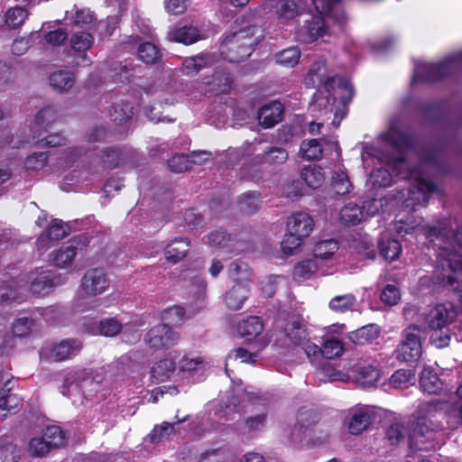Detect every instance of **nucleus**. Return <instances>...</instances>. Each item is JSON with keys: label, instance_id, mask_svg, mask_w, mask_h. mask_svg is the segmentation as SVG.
Returning <instances> with one entry per match:
<instances>
[{"label": "nucleus", "instance_id": "50", "mask_svg": "<svg viewBox=\"0 0 462 462\" xmlns=\"http://www.w3.org/2000/svg\"><path fill=\"white\" fill-rule=\"evenodd\" d=\"M300 51L296 47L285 49L275 55L276 62L282 66L292 68L298 64Z\"/></svg>", "mask_w": 462, "mask_h": 462}, {"label": "nucleus", "instance_id": "48", "mask_svg": "<svg viewBox=\"0 0 462 462\" xmlns=\"http://www.w3.org/2000/svg\"><path fill=\"white\" fill-rule=\"evenodd\" d=\"M318 270L316 259L306 260L298 263L293 270V277L298 282L309 279Z\"/></svg>", "mask_w": 462, "mask_h": 462}, {"label": "nucleus", "instance_id": "63", "mask_svg": "<svg viewBox=\"0 0 462 462\" xmlns=\"http://www.w3.org/2000/svg\"><path fill=\"white\" fill-rule=\"evenodd\" d=\"M239 209L245 214L254 213L259 207V199L256 193H245L238 199Z\"/></svg>", "mask_w": 462, "mask_h": 462}, {"label": "nucleus", "instance_id": "51", "mask_svg": "<svg viewBox=\"0 0 462 462\" xmlns=\"http://www.w3.org/2000/svg\"><path fill=\"white\" fill-rule=\"evenodd\" d=\"M258 356L254 353H250L246 349L243 347H237L232 351H230L226 356V373L228 376H230L228 369L226 366L228 365V362L232 360L236 361L240 360L241 363L245 364H255L257 361Z\"/></svg>", "mask_w": 462, "mask_h": 462}, {"label": "nucleus", "instance_id": "30", "mask_svg": "<svg viewBox=\"0 0 462 462\" xmlns=\"http://www.w3.org/2000/svg\"><path fill=\"white\" fill-rule=\"evenodd\" d=\"M168 38L171 41L192 44L201 39L199 30L194 26L174 27L168 32Z\"/></svg>", "mask_w": 462, "mask_h": 462}, {"label": "nucleus", "instance_id": "18", "mask_svg": "<svg viewBox=\"0 0 462 462\" xmlns=\"http://www.w3.org/2000/svg\"><path fill=\"white\" fill-rule=\"evenodd\" d=\"M420 229L427 237L433 238L438 236H447L448 232L446 230V223L443 224V226H420V225L414 224V221L411 218H407L405 221L401 218L394 224V230L399 235H406L411 233L415 229Z\"/></svg>", "mask_w": 462, "mask_h": 462}, {"label": "nucleus", "instance_id": "7", "mask_svg": "<svg viewBox=\"0 0 462 462\" xmlns=\"http://www.w3.org/2000/svg\"><path fill=\"white\" fill-rule=\"evenodd\" d=\"M318 420L319 416L315 411L311 410L300 411L297 423L291 434V441L301 444L306 438H309L314 444L326 442L329 438V433L316 425Z\"/></svg>", "mask_w": 462, "mask_h": 462}, {"label": "nucleus", "instance_id": "32", "mask_svg": "<svg viewBox=\"0 0 462 462\" xmlns=\"http://www.w3.org/2000/svg\"><path fill=\"white\" fill-rule=\"evenodd\" d=\"M263 330V324L258 317H249L240 321L237 325L239 335L245 340H252Z\"/></svg>", "mask_w": 462, "mask_h": 462}, {"label": "nucleus", "instance_id": "3", "mask_svg": "<svg viewBox=\"0 0 462 462\" xmlns=\"http://www.w3.org/2000/svg\"><path fill=\"white\" fill-rule=\"evenodd\" d=\"M61 275H54L50 270H36L19 281H13L0 289L2 301H14L23 299L27 291L35 295H46L54 286L63 283Z\"/></svg>", "mask_w": 462, "mask_h": 462}, {"label": "nucleus", "instance_id": "27", "mask_svg": "<svg viewBox=\"0 0 462 462\" xmlns=\"http://www.w3.org/2000/svg\"><path fill=\"white\" fill-rule=\"evenodd\" d=\"M338 219L344 226H356L363 221L364 211L358 204L348 202L340 208Z\"/></svg>", "mask_w": 462, "mask_h": 462}, {"label": "nucleus", "instance_id": "58", "mask_svg": "<svg viewBox=\"0 0 462 462\" xmlns=\"http://www.w3.org/2000/svg\"><path fill=\"white\" fill-rule=\"evenodd\" d=\"M97 330L102 336L115 337L123 330V326L116 319L109 318L99 322Z\"/></svg>", "mask_w": 462, "mask_h": 462}, {"label": "nucleus", "instance_id": "11", "mask_svg": "<svg viewBox=\"0 0 462 462\" xmlns=\"http://www.w3.org/2000/svg\"><path fill=\"white\" fill-rule=\"evenodd\" d=\"M437 402H424L419 407L418 417L412 424V439L419 440L420 438L431 439L434 432L440 426L432 421L433 412L437 411Z\"/></svg>", "mask_w": 462, "mask_h": 462}, {"label": "nucleus", "instance_id": "43", "mask_svg": "<svg viewBox=\"0 0 462 462\" xmlns=\"http://www.w3.org/2000/svg\"><path fill=\"white\" fill-rule=\"evenodd\" d=\"M338 250L337 242L333 239L323 240L316 244L314 247V256L318 261L331 258Z\"/></svg>", "mask_w": 462, "mask_h": 462}, {"label": "nucleus", "instance_id": "19", "mask_svg": "<svg viewBox=\"0 0 462 462\" xmlns=\"http://www.w3.org/2000/svg\"><path fill=\"white\" fill-rule=\"evenodd\" d=\"M313 226V220L307 213L297 212L288 218L287 231L304 239L310 236Z\"/></svg>", "mask_w": 462, "mask_h": 462}, {"label": "nucleus", "instance_id": "6", "mask_svg": "<svg viewBox=\"0 0 462 462\" xmlns=\"http://www.w3.org/2000/svg\"><path fill=\"white\" fill-rule=\"evenodd\" d=\"M254 27H247L225 36L220 45V55L230 62H239L248 58L255 44Z\"/></svg>", "mask_w": 462, "mask_h": 462}, {"label": "nucleus", "instance_id": "46", "mask_svg": "<svg viewBox=\"0 0 462 462\" xmlns=\"http://www.w3.org/2000/svg\"><path fill=\"white\" fill-rule=\"evenodd\" d=\"M379 249L382 256L391 262L398 259L402 250L400 242L396 239L380 241Z\"/></svg>", "mask_w": 462, "mask_h": 462}, {"label": "nucleus", "instance_id": "20", "mask_svg": "<svg viewBox=\"0 0 462 462\" xmlns=\"http://www.w3.org/2000/svg\"><path fill=\"white\" fill-rule=\"evenodd\" d=\"M455 311L451 307L439 304L435 306L428 314V323L432 329H443L451 323Z\"/></svg>", "mask_w": 462, "mask_h": 462}, {"label": "nucleus", "instance_id": "5", "mask_svg": "<svg viewBox=\"0 0 462 462\" xmlns=\"http://www.w3.org/2000/svg\"><path fill=\"white\" fill-rule=\"evenodd\" d=\"M110 284L106 273L98 268L86 272L75 296V307L79 311L92 310L100 305L95 297L105 292Z\"/></svg>", "mask_w": 462, "mask_h": 462}, {"label": "nucleus", "instance_id": "22", "mask_svg": "<svg viewBox=\"0 0 462 462\" xmlns=\"http://www.w3.org/2000/svg\"><path fill=\"white\" fill-rule=\"evenodd\" d=\"M283 114V106L279 101H273L263 106L258 112L259 123L265 128H270L278 124Z\"/></svg>", "mask_w": 462, "mask_h": 462}, {"label": "nucleus", "instance_id": "60", "mask_svg": "<svg viewBox=\"0 0 462 462\" xmlns=\"http://www.w3.org/2000/svg\"><path fill=\"white\" fill-rule=\"evenodd\" d=\"M393 177L389 171L384 168H378L372 171L369 176V183L373 187L384 188L391 185Z\"/></svg>", "mask_w": 462, "mask_h": 462}, {"label": "nucleus", "instance_id": "64", "mask_svg": "<svg viewBox=\"0 0 462 462\" xmlns=\"http://www.w3.org/2000/svg\"><path fill=\"white\" fill-rule=\"evenodd\" d=\"M17 448L7 439H0V462H17Z\"/></svg>", "mask_w": 462, "mask_h": 462}, {"label": "nucleus", "instance_id": "38", "mask_svg": "<svg viewBox=\"0 0 462 462\" xmlns=\"http://www.w3.org/2000/svg\"><path fill=\"white\" fill-rule=\"evenodd\" d=\"M29 16V12L23 6L10 7L5 14V23L10 29H16L22 26Z\"/></svg>", "mask_w": 462, "mask_h": 462}, {"label": "nucleus", "instance_id": "40", "mask_svg": "<svg viewBox=\"0 0 462 462\" xmlns=\"http://www.w3.org/2000/svg\"><path fill=\"white\" fill-rule=\"evenodd\" d=\"M300 176L305 183L311 189L319 188L325 180L322 169L316 165L303 168Z\"/></svg>", "mask_w": 462, "mask_h": 462}, {"label": "nucleus", "instance_id": "12", "mask_svg": "<svg viewBox=\"0 0 462 462\" xmlns=\"http://www.w3.org/2000/svg\"><path fill=\"white\" fill-rule=\"evenodd\" d=\"M422 353L420 329L416 326L407 328L396 350V357L404 362L417 361Z\"/></svg>", "mask_w": 462, "mask_h": 462}, {"label": "nucleus", "instance_id": "2", "mask_svg": "<svg viewBox=\"0 0 462 462\" xmlns=\"http://www.w3.org/2000/svg\"><path fill=\"white\" fill-rule=\"evenodd\" d=\"M337 81V78L328 75L326 63L322 60L312 65L305 79V85L308 88H315L316 86L323 85L324 90L328 94L325 96L322 90H319L314 94L313 100L309 107L310 113L313 116H323L333 113L334 118L331 124L335 127L340 125L341 120L346 116L345 107L341 110H334L333 105L330 102V91Z\"/></svg>", "mask_w": 462, "mask_h": 462}, {"label": "nucleus", "instance_id": "35", "mask_svg": "<svg viewBox=\"0 0 462 462\" xmlns=\"http://www.w3.org/2000/svg\"><path fill=\"white\" fill-rule=\"evenodd\" d=\"M380 335L379 328L374 324L364 326L349 334V339L355 344L373 343Z\"/></svg>", "mask_w": 462, "mask_h": 462}, {"label": "nucleus", "instance_id": "14", "mask_svg": "<svg viewBox=\"0 0 462 462\" xmlns=\"http://www.w3.org/2000/svg\"><path fill=\"white\" fill-rule=\"evenodd\" d=\"M263 8L265 14L273 11L278 24L282 26L290 24L302 12L300 4L294 0H266Z\"/></svg>", "mask_w": 462, "mask_h": 462}, {"label": "nucleus", "instance_id": "13", "mask_svg": "<svg viewBox=\"0 0 462 462\" xmlns=\"http://www.w3.org/2000/svg\"><path fill=\"white\" fill-rule=\"evenodd\" d=\"M81 347L82 344L78 339H64L42 348L41 358L49 362H61L78 355Z\"/></svg>", "mask_w": 462, "mask_h": 462}, {"label": "nucleus", "instance_id": "53", "mask_svg": "<svg viewBox=\"0 0 462 462\" xmlns=\"http://www.w3.org/2000/svg\"><path fill=\"white\" fill-rule=\"evenodd\" d=\"M355 302L356 297L351 293H347L332 298L328 307L335 312H345L351 310Z\"/></svg>", "mask_w": 462, "mask_h": 462}, {"label": "nucleus", "instance_id": "62", "mask_svg": "<svg viewBox=\"0 0 462 462\" xmlns=\"http://www.w3.org/2000/svg\"><path fill=\"white\" fill-rule=\"evenodd\" d=\"M40 32H33L27 37L15 39L12 46V51L16 55H23L28 51L32 43L40 39Z\"/></svg>", "mask_w": 462, "mask_h": 462}, {"label": "nucleus", "instance_id": "39", "mask_svg": "<svg viewBox=\"0 0 462 462\" xmlns=\"http://www.w3.org/2000/svg\"><path fill=\"white\" fill-rule=\"evenodd\" d=\"M288 152L281 147H270L263 154L258 155V162L270 165L282 164L288 160Z\"/></svg>", "mask_w": 462, "mask_h": 462}, {"label": "nucleus", "instance_id": "57", "mask_svg": "<svg viewBox=\"0 0 462 462\" xmlns=\"http://www.w3.org/2000/svg\"><path fill=\"white\" fill-rule=\"evenodd\" d=\"M34 320L28 318L17 319L13 326L12 330L15 337H25L30 336L34 330Z\"/></svg>", "mask_w": 462, "mask_h": 462}, {"label": "nucleus", "instance_id": "42", "mask_svg": "<svg viewBox=\"0 0 462 462\" xmlns=\"http://www.w3.org/2000/svg\"><path fill=\"white\" fill-rule=\"evenodd\" d=\"M51 86L58 91H68L74 85V77L68 71H56L50 77Z\"/></svg>", "mask_w": 462, "mask_h": 462}, {"label": "nucleus", "instance_id": "25", "mask_svg": "<svg viewBox=\"0 0 462 462\" xmlns=\"http://www.w3.org/2000/svg\"><path fill=\"white\" fill-rule=\"evenodd\" d=\"M354 378L362 388H370L376 385L381 374L380 371L373 365L358 366L354 371Z\"/></svg>", "mask_w": 462, "mask_h": 462}, {"label": "nucleus", "instance_id": "4", "mask_svg": "<svg viewBox=\"0 0 462 462\" xmlns=\"http://www.w3.org/2000/svg\"><path fill=\"white\" fill-rule=\"evenodd\" d=\"M339 0H312L319 14L305 21L304 24L297 32V39L303 43H310L328 32L324 17L334 19L340 26L344 23L345 14L338 10Z\"/></svg>", "mask_w": 462, "mask_h": 462}, {"label": "nucleus", "instance_id": "59", "mask_svg": "<svg viewBox=\"0 0 462 462\" xmlns=\"http://www.w3.org/2000/svg\"><path fill=\"white\" fill-rule=\"evenodd\" d=\"M344 351L343 344L337 338L326 339L321 346V354L324 357L331 359L342 355Z\"/></svg>", "mask_w": 462, "mask_h": 462}, {"label": "nucleus", "instance_id": "33", "mask_svg": "<svg viewBox=\"0 0 462 462\" xmlns=\"http://www.w3.org/2000/svg\"><path fill=\"white\" fill-rule=\"evenodd\" d=\"M88 373L85 370H77L69 373L64 379V388L68 390H62V394L71 397L75 392H79V389L83 388L85 384L88 383V380L86 378Z\"/></svg>", "mask_w": 462, "mask_h": 462}, {"label": "nucleus", "instance_id": "49", "mask_svg": "<svg viewBox=\"0 0 462 462\" xmlns=\"http://www.w3.org/2000/svg\"><path fill=\"white\" fill-rule=\"evenodd\" d=\"M20 405V400L16 395L0 393V419L4 420L10 413H15Z\"/></svg>", "mask_w": 462, "mask_h": 462}, {"label": "nucleus", "instance_id": "29", "mask_svg": "<svg viewBox=\"0 0 462 462\" xmlns=\"http://www.w3.org/2000/svg\"><path fill=\"white\" fill-rule=\"evenodd\" d=\"M199 155H204L207 156V158L208 157L207 151L193 152L190 155L177 154L169 160V168L174 172L186 171L191 168L192 163L199 162L196 160V157Z\"/></svg>", "mask_w": 462, "mask_h": 462}, {"label": "nucleus", "instance_id": "34", "mask_svg": "<svg viewBox=\"0 0 462 462\" xmlns=\"http://www.w3.org/2000/svg\"><path fill=\"white\" fill-rule=\"evenodd\" d=\"M175 363L171 358L156 362L151 369V376L155 383H162L171 378L175 372Z\"/></svg>", "mask_w": 462, "mask_h": 462}, {"label": "nucleus", "instance_id": "37", "mask_svg": "<svg viewBox=\"0 0 462 462\" xmlns=\"http://www.w3.org/2000/svg\"><path fill=\"white\" fill-rule=\"evenodd\" d=\"M66 19L70 23L79 27H89L95 21L94 15L89 9L74 8L66 12Z\"/></svg>", "mask_w": 462, "mask_h": 462}, {"label": "nucleus", "instance_id": "45", "mask_svg": "<svg viewBox=\"0 0 462 462\" xmlns=\"http://www.w3.org/2000/svg\"><path fill=\"white\" fill-rule=\"evenodd\" d=\"M161 319L168 326H179L186 319L185 310L178 305L167 308L162 312Z\"/></svg>", "mask_w": 462, "mask_h": 462}, {"label": "nucleus", "instance_id": "26", "mask_svg": "<svg viewBox=\"0 0 462 462\" xmlns=\"http://www.w3.org/2000/svg\"><path fill=\"white\" fill-rule=\"evenodd\" d=\"M56 120V111L47 106L38 112L35 116L33 123L31 125V131L32 132V139L40 137L42 133L47 129Z\"/></svg>", "mask_w": 462, "mask_h": 462}, {"label": "nucleus", "instance_id": "17", "mask_svg": "<svg viewBox=\"0 0 462 462\" xmlns=\"http://www.w3.org/2000/svg\"><path fill=\"white\" fill-rule=\"evenodd\" d=\"M373 410L369 406L358 405L348 411V431L353 435H358L365 430L371 423Z\"/></svg>", "mask_w": 462, "mask_h": 462}, {"label": "nucleus", "instance_id": "55", "mask_svg": "<svg viewBox=\"0 0 462 462\" xmlns=\"http://www.w3.org/2000/svg\"><path fill=\"white\" fill-rule=\"evenodd\" d=\"M184 420H180L174 423L162 422L161 425L154 427L152 431L149 434L152 442H160L167 439L171 434L174 433V424H178Z\"/></svg>", "mask_w": 462, "mask_h": 462}, {"label": "nucleus", "instance_id": "31", "mask_svg": "<svg viewBox=\"0 0 462 462\" xmlns=\"http://www.w3.org/2000/svg\"><path fill=\"white\" fill-rule=\"evenodd\" d=\"M420 383L422 391L429 394H438L443 387L442 381L439 378L432 367H425L420 374Z\"/></svg>", "mask_w": 462, "mask_h": 462}, {"label": "nucleus", "instance_id": "23", "mask_svg": "<svg viewBox=\"0 0 462 462\" xmlns=\"http://www.w3.org/2000/svg\"><path fill=\"white\" fill-rule=\"evenodd\" d=\"M81 237L77 239H73L69 245L60 248L53 256V263L56 266L60 268H66L71 264L73 262L78 250H82L86 245L87 238L84 237V242L79 245Z\"/></svg>", "mask_w": 462, "mask_h": 462}, {"label": "nucleus", "instance_id": "52", "mask_svg": "<svg viewBox=\"0 0 462 462\" xmlns=\"http://www.w3.org/2000/svg\"><path fill=\"white\" fill-rule=\"evenodd\" d=\"M415 375L411 370L400 369L393 373L390 378V384L394 388H407L413 384Z\"/></svg>", "mask_w": 462, "mask_h": 462}, {"label": "nucleus", "instance_id": "56", "mask_svg": "<svg viewBox=\"0 0 462 462\" xmlns=\"http://www.w3.org/2000/svg\"><path fill=\"white\" fill-rule=\"evenodd\" d=\"M205 367V361L200 356H185L179 363V370L180 373L191 374L199 369Z\"/></svg>", "mask_w": 462, "mask_h": 462}, {"label": "nucleus", "instance_id": "15", "mask_svg": "<svg viewBox=\"0 0 462 462\" xmlns=\"http://www.w3.org/2000/svg\"><path fill=\"white\" fill-rule=\"evenodd\" d=\"M439 255L444 271L441 274L442 282L451 286L459 283L462 279V254L453 249L445 248Z\"/></svg>", "mask_w": 462, "mask_h": 462}, {"label": "nucleus", "instance_id": "28", "mask_svg": "<svg viewBox=\"0 0 462 462\" xmlns=\"http://www.w3.org/2000/svg\"><path fill=\"white\" fill-rule=\"evenodd\" d=\"M213 63V58L210 54H199L186 58L181 65L180 71L186 76H194L200 69Z\"/></svg>", "mask_w": 462, "mask_h": 462}, {"label": "nucleus", "instance_id": "44", "mask_svg": "<svg viewBox=\"0 0 462 462\" xmlns=\"http://www.w3.org/2000/svg\"><path fill=\"white\" fill-rule=\"evenodd\" d=\"M300 153L306 160H319L322 156L323 148L317 139L303 141L300 144Z\"/></svg>", "mask_w": 462, "mask_h": 462}, {"label": "nucleus", "instance_id": "41", "mask_svg": "<svg viewBox=\"0 0 462 462\" xmlns=\"http://www.w3.org/2000/svg\"><path fill=\"white\" fill-rule=\"evenodd\" d=\"M330 186L337 196H345L352 191L353 186L345 171L335 172L331 176Z\"/></svg>", "mask_w": 462, "mask_h": 462}, {"label": "nucleus", "instance_id": "54", "mask_svg": "<svg viewBox=\"0 0 462 462\" xmlns=\"http://www.w3.org/2000/svg\"><path fill=\"white\" fill-rule=\"evenodd\" d=\"M139 58L147 64L156 63L161 59L158 47L151 42H145L138 48Z\"/></svg>", "mask_w": 462, "mask_h": 462}, {"label": "nucleus", "instance_id": "10", "mask_svg": "<svg viewBox=\"0 0 462 462\" xmlns=\"http://www.w3.org/2000/svg\"><path fill=\"white\" fill-rule=\"evenodd\" d=\"M65 440V433L59 426H49L42 436H36L30 439L27 450L33 457H43L51 448L63 446Z\"/></svg>", "mask_w": 462, "mask_h": 462}, {"label": "nucleus", "instance_id": "16", "mask_svg": "<svg viewBox=\"0 0 462 462\" xmlns=\"http://www.w3.org/2000/svg\"><path fill=\"white\" fill-rule=\"evenodd\" d=\"M180 336L167 324H158L149 329L144 341L152 348H168L176 345Z\"/></svg>", "mask_w": 462, "mask_h": 462}, {"label": "nucleus", "instance_id": "61", "mask_svg": "<svg viewBox=\"0 0 462 462\" xmlns=\"http://www.w3.org/2000/svg\"><path fill=\"white\" fill-rule=\"evenodd\" d=\"M207 84L210 87V91L216 94L225 93L230 88L231 79L226 73L217 72Z\"/></svg>", "mask_w": 462, "mask_h": 462}, {"label": "nucleus", "instance_id": "8", "mask_svg": "<svg viewBox=\"0 0 462 462\" xmlns=\"http://www.w3.org/2000/svg\"><path fill=\"white\" fill-rule=\"evenodd\" d=\"M228 272L230 277L238 283L226 292L225 302L228 309L237 310L243 307L248 298L249 289L242 283L251 280L252 272L246 264L237 263H231Z\"/></svg>", "mask_w": 462, "mask_h": 462}, {"label": "nucleus", "instance_id": "36", "mask_svg": "<svg viewBox=\"0 0 462 462\" xmlns=\"http://www.w3.org/2000/svg\"><path fill=\"white\" fill-rule=\"evenodd\" d=\"M285 334L291 343L303 345L309 337L307 327L303 321L293 320L287 324Z\"/></svg>", "mask_w": 462, "mask_h": 462}, {"label": "nucleus", "instance_id": "21", "mask_svg": "<svg viewBox=\"0 0 462 462\" xmlns=\"http://www.w3.org/2000/svg\"><path fill=\"white\" fill-rule=\"evenodd\" d=\"M93 42V36L88 32H76L71 36L69 40L71 49L77 52L82 53L79 56V60L76 61L78 66H87L89 64L90 60L88 59L86 51L90 49Z\"/></svg>", "mask_w": 462, "mask_h": 462}, {"label": "nucleus", "instance_id": "24", "mask_svg": "<svg viewBox=\"0 0 462 462\" xmlns=\"http://www.w3.org/2000/svg\"><path fill=\"white\" fill-rule=\"evenodd\" d=\"M189 247L190 242L188 238H174L165 247V258L167 261L176 263L186 257L189 251Z\"/></svg>", "mask_w": 462, "mask_h": 462}, {"label": "nucleus", "instance_id": "47", "mask_svg": "<svg viewBox=\"0 0 462 462\" xmlns=\"http://www.w3.org/2000/svg\"><path fill=\"white\" fill-rule=\"evenodd\" d=\"M133 115V106L129 103L116 104L110 112V116L116 125L126 124Z\"/></svg>", "mask_w": 462, "mask_h": 462}, {"label": "nucleus", "instance_id": "9", "mask_svg": "<svg viewBox=\"0 0 462 462\" xmlns=\"http://www.w3.org/2000/svg\"><path fill=\"white\" fill-rule=\"evenodd\" d=\"M462 63V51L448 56L439 63L418 62L415 66L412 83L430 82L451 72Z\"/></svg>", "mask_w": 462, "mask_h": 462}, {"label": "nucleus", "instance_id": "1", "mask_svg": "<svg viewBox=\"0 0 462 462\" xmlns=\"http://www.w3.org/2000/svg\"><path fill=\"white\" fill-rule=\"evenodd\" d=\"M380 144L365 143L363 146L362 161L365 168L379 163L391 167L397 175L403 174V179L410 180V188L401 190L392 199L385 197L367 199L364 202L362 209L367 216L374 217L384 213L393 207L402 204L406 208L415 209L417 206L426 205L430 195L439 192L438 187L433 184L421 167L408 168L404 160L403 152L410 148L409 138L401 131L400 127L391 125L389 129L380 136Z\"/></svg>", "mask_w": 462, "mask_h": 462}]
</instances>
